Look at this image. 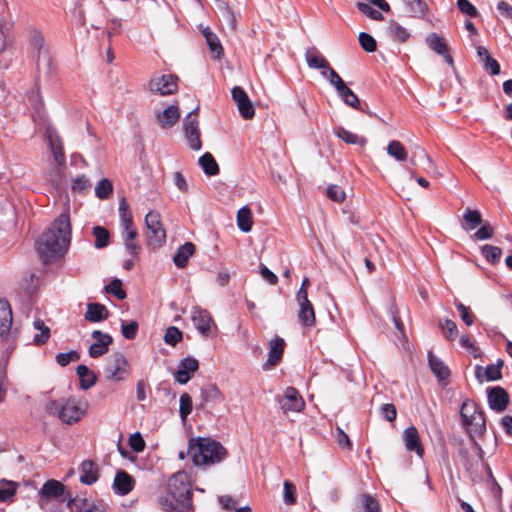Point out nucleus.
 <instances>
[{"instance_id": "f257e3e1", "label": "nucleus", "mask_w": 512, "mask_h": 512, "mask_svg": "<svg viewBox=\"0 0 512 512\" xmlns=\"http://www.w3.org/2000/svg\"><path fill=\"white\" fill-rule=\"evenodd\" d=\"M71 242V223L67 212L61 213L37 239L35 249L45 264L61 258Z\"/></svg>"}, {"instance_id": "f03ea898", "label": "nucleus", "mask_w": 512, "mask_h": 512, "mask_svg": "<svg viewBox=\"0 0 512 512\" xmlns=\"http://www.w3.org/2000/svg\"><path fill=\"white\" fill-rule=\"evenodd\" d=\"M89 403L85 398L69 397L49 400L46 412L58 417L61 422L72 425L79 422L87 413Z\"/></svg>"}, {"instance_id": "7ed1b4c3", "label": "nucleus", "mask_w": 512, "mask_h": 512, "mask_svg": "<svg viewBox=\"0 0 512 512\" xmlns=\"http://www.w3.org/2000/svg\"><path fill=\"white\" fill-rule=\"evenodd\" d=\"M187 453H191L196 466H207L221 462L227 455L226 449L217 441L198 438L189 442Z\"/></svg>"}, {"instance_id": "20e7f679", "label": "nucleus", "mask_w": 512, "mask_h": 512, "mask_svg": "<svg viewBox=\"0 0 512 512\" xmlns=\"http://www.w3.org/2000/svg\"><path fill=\"white\" fill-rule=\"evenodd\" d=\"M168 493L180 506L181 511L190 512L192 510V491L188 481V475L185 472L173 474L168 480Z\"/></svg>"}, {"instance_id": "39448f33", "label": "nucleus", "mask_w": 512, "mask_h": 512, "mask_svg": "<svg viewBox=\"0 0 512 512\" xmlns=\"http://www.w3.org/2000/svg\"><path fill=\"white\" fill-rule=\"evenodd\" d=\"M460 415L463 425L471 437L480 436L485 432L486 421L484 412L474 401L466 399L461 405Z\"/></svg>"}, {"instance_id": "423d86ee", "label": "nucleus", "mask_w": 512, "mask_h": 512, "mask_svg": "<svg viewBox=\"0 0 512 512\" xmlns=\"http://www.w3.org/2000/svg\"><path fill=\"white\" fill-rule=\"evenodd\" d=\"M147 245L151 249L160 248L166 241V231L161 223L160 213L149 211L145 216Z\"/></svg>"}, {"instance_id": "0eeeda50", "label": "nucleus", "mask_w": 512, "mask_h": 512, "mask_svg": "<svg viewBox=\"0 0 512 512\" xmlns=\"http://www.w3.org/2000/svg\"><path fill=\"white\" fill-rule=\"evenodd\" d=\"M191 321L201 336L209 338L216 335L217 326L207 309L194 306L191 310Z\"/></svg>"}, {"instance_id": "6e6552de", "label": "nucleus", "mask_w": 512, "mask_h": 512, "mask_svg": "<svg viewBox=\"0 0 512 512\" xmlns=\"http://www.w3.org/2000/svg\"><path fill=\"white\" fill-rule=\"evenodd\" d=\"M330 84L336 89L338 96L349 107L363 111L358 96L345 84L335 70L330 71Z\"/></svg>"}, {"instance_id": "1a4fd4ad", "label": "nucleus", "mask_w": 512, "mask_h": 512, "mask_svg": "<svg viewBox=\"0 0 512 512\" xmlns=\"http://www.w3.org/2000/svg\"><path fill=\"white\" fill-rule=\"evenodd\" d=\"M275 401L284 413L301 412L305 407V401L294 387H287L282 395H276Z\"/></svg>"}, {"instance_id": "9d476101", "label": "nucleus", "mask_w": 512, "mask_h": 512, "mask_svg": "<svg viewBox=\"0 0 512 512\" xmlns=\"http://www.w3.org/2000/svg\"><path fill=\"white\" fill-rule=\"evenodd\" d=\"M198 107L191 111L184 119L183 130L189 147L198 151L202 147L200 140V130L197 115L195 114Z\"/></svg>"}, {"instance_id": "9b49d317", "label": "nucleus", "mask_w": 512, "mask_h": 512, "mask_svg": "<svg viewBox=\"0 0 512 512\" xmlns=\"http://www.w3.org/2000/svg\"><path fill=\"white\" fill-rule=\"evenodd\" d=\"M178 78L172 74L154 75L148 84V89L162 96L171 95L177 91Z\"/></svg>"}, {"instance_id": "f8f14e48", "label": "nucleus", "mask_w": 512, "mask_h": 512, "mask_svg": "<svg viewBox=\"0 0 512 512\" xmlns=\"http://www.w3.org/2000/svg\"><path fill=\"white\" fill-rule=\"evenodd\" d=\"M45 139L48 142V146L51 150L53 159L55 164L58 167H63L66 164V157L63 150V144L60 136L58 135L56 129L47 125L44 132Z\"/></svg>"}, {"instance_id": "ddd939ff", "label": "nucleus", "mask_w": 512, "mask_h": 512, "mask_svg": "<svg viewBox=\"0 0 512 512\" xmlns=\"http://www.w3.org/2000/svg\"><path fill=\"white\" fill-rule=\"evenodd\" d=\"M104 372L106 379L122 381L129 375L130 366L127 359L121 353H117L113 356L112 362L106 365Z\"/></svg>"}, {"instance_id": "4468645a", "label": "nucleus", "mask_w": 512, "mask_h": 512, "mask_svg": "<svg viewBox=\"0 0 512 512\" xmlns=\"http://www.w3.org/2000/svg\"><path fill=\"white\" fill-rule=\"evenodd\" d=\"M29 42L33 52L36 53L38 68H40L42 64L50 66V56L42 33L36 29H32L29 32Z\"/></svg>"}, {"instance_id": "2eb2a0df", "label": "nucleus", "mask_w": 512, "mask_h": 512, "mask_svg": "<svg viewBox=\"0 0 512 512\" xmlns=\"http://www.w3.org/2000/svg\"><path fill=\"white\" fill-rule=\"evenodd\" d=\"M231 96L233 101L237 104L240 115L244 119H251L254 117V107L251 100L249 99L248 94L242 87H233L231 90Z\"/></svg>"}, {"instance_id": "dca6fc26", "label": "nucleus", "mask_w": 512, "mask_h": 512, "mask_svg": "<svg viewBox=\"0 0 512 512\" xmlns=\"http://www.w3.org/2000/svg\"><path fill=\"white\" fill-rule=\"evenodd\" d=\"M305 59L309 68L321 70V75L329 80L330 71L334 69L330 67L327 59L316 47H310L306 50Z\"/></svg>"}, {"instance_id": "f3484780", "label": "nucleus", "mask_w": 512, "mask_h": 512, "mask_svg": "<svg viewBox=\"0 0 512 512\" xmlns=\"http://www.w3.org/2000/svg\"><path fill=\"white\" fill-rule=\"evenodd\" d=\"M487 401L491 410L500 413L507 408L509 395L507 391L500 386L489 387L487 388Z\"/></svg>"}, {"instance_id": "a211bd4d", "label": "nucleus", "mask_w": 512, "mask_h": 512, "mask_svg": "<svg viewBox=\"0 0 512 512\" xmlns=\"http://www.w3.org/2000/svg\"><path fill=\"white\" fill-rule=\"evenodd\" d=\"M91 336L95 342L90 345L88 353L91 358H98L108 351L113 339L109 334L102 333L100 330H94Z\"/></svg>"}, {"instance_id": "6ab92c4d", "label": "nucleus", "mask_w": 512, "mask_h": 512, "mask_svg": "<svg viewBox=\"0 0 512 512\" xmlns=\"http://www.w3.org/2000/svg\"><path fill=\"white\" fill-rule=\"evenodd\" d=\"M199 362L193 357L182 359L178 365V369L174 375L175 380L179 384H186L192 378L193 374L198 370Z\"/></svg>"}, {"instance_id": "aec40b11", "label": "nucleus", "mask_w": 512, "mask_h": 512, "mask_svg": "<svg viewBox=\"0 0 512 512\" xmlns=\"http://www.w3.org/2000/svg\"><path fill=\"white\" fill-rule=\"evenodd\" d=\"M12 310L7 300L0 298V342L8 340L12 326Z\"/></svg>"}, {"instance_id": "412c9836", "label": "nucleus", "mask_w": 512, "mask_h": 512, "mask_svg": "<svg viewBox=\"0 0 512 512\" xmlns=\"http://www.w3.org/2000/svg\"><path fill=\"white\" fill-rule=\"evenodd\" d=\"M403 442L406 450L415 452L419 457L423 456L424 448L421 443L419 432L414 426H409L404 430Z\"/></svg>"}, {"instance_id": "4be33fe9", "label": "nucleus", "mask_w": 512, "mask_h": 512, "mask_svg": "<svg viewBox=\"0 0 512 512\" xmlns=\"http://www.w3.org/2000/svg\"><path fill=\"white\" fill-rule=\"evenodd\" d=\"M285 341L279 336H275L269 342L268 358L264 364V368L275 366L283 356Z\"/></svg>"}, {"instance_id": "5701e85b", "label": "nucleus", "mask_w": 512, "mask_h": 512, "mask_svg": "<svg viewBox=\"0 0 512 512\" xmlns=\"http://www.w3.org/2000/svg\"><path fill=\"white\" fill-rule=\"evenodd\" d=\"M79 480L85 485H92L99 479V468L91 460H84L79 466Z\"/></svg>"}, {"instance_id": "b1692460", "label": "nucleus", "mask_w": 512, "mask_h": 512, "mask_svg": "<svg viewBox=\"0 0 512 512\" xmlns=\"http://www.w3.org/2000/svg\"><path fill=\"white\" fill-rule=\"evenodd\" d=\"M108 316L109 311L105 305L94 302L87 304V309L84 314V318L86 321L91 323H98L106 320Z\"/></svg>"}, {"instance_id": "393cba45", "label": "nucleus", "mask_w": 512, "mask_h": 512, "mask_svg": "<svg viewBox=\"0 0 512 512\" xmlns=\"http://www.w3.org/2000/svg\"><path fill=\"white\" fill-rule=\"evenodd\" d=\"M156 118L162 128H171L180 118L179 108L176 105H170L164 111L157 113Z\"/></svg>"}, {"instance_id": "a878e982", "label": "nucleus", "mask_w": 512, "mask_h": 512, "mask_svg": "<svg viewBox=\"0 0 512 512\" xmlns=\"http://www.w3.org/2000/svg\"><path fill=\"white\" fill-rule=\"evenodd\" d=\"M134 486L133 478L125 471H118L114 478L113 488L119 495H127Z\"/></svg>"}, {"instance_id": "bb28decb", "label": "nucleus", "mask_w": 512, "mask_h": 512, "mask_svg": "<svg viewBox=\"0 0 512 512\" xmlns=\"http://www.w3.org/2000/svg\"><path fill=\"white\" fill-rule=\"evenodd\" d=\"M299 305L298 319L301 325L311 327L315 324V311L310 300L297 301Z\"/></svg>"}, {"instance_id": "cd10ccee", "label": "nucleus", "mask_w": 512, "mask_h": 512, "mask_svg": "<svg viewBox=\"0 0 512 512\" xmlns=\"http://www.w3.org/2000/svg\"><path fill=\"white\" fill-rule=\"evenodd\" d=\"M195 253V245L192 242H186L179 246L174 257L173 262L177 268H185L188 264L189 258Z\"/></svg>"}, {"instance_id": "c85d7f7f", "label": "nucleus", "mask_w": 512, "mask_h": 512, "mask_svg": "<svg viewBox=\"0 0 512 512\" xmlns=\"http://www.w3.org/2000/svg\"><path fill=\"white\" fill-rule=\"evenodd\" d=\"M428 363L431 371L435 374L440 382L445 381L450 376L449 368L443 361L435 356L432 352L428 353Z\"/></svg>"}, {"instance_id": "c756f323", "label": "nucleus", "mask_w": 512, "mask_h": 512, "mask_svg": "<svg viewBox=\"0 0 512 512\" xmlns=\"http://www.w3.org/2000/svg\"><path fill=\"white\" fill-rule=\"evenodd\" d=\"M65 486L54 479L46 481L41 487L39 494L46 499H54L64 494Z\"/></svg>"}, {"instance_id": "7c9ffc66", "label": "nucleus", "mask_w": 512, "mask_h": 512, "mask_svg": "<svg viewBox=\"0 0 512 512\" xmlns=\"http://www.w3.org/2000/svg\"><path fill=\"white\" fill-rule=\"evenodd\" d=\"M76 373L77 376L79 377L80 388L82 390H88L95 385L97 381V376L86 365H78L76 368Z\"/></svg>"}, {"instance_id": "2f4dec72", "label": "nucleus", "mask_w": 512, "mask_h": 512, "mask_svg": "<svg viewBox=\"0 0 512 512\" xmlns=\"http://www.w3.org/2000/svg\"><path fill=\"white\" fill-rule=\"evenodd\" d=\"M334 134L347 144L365 146L367 143L366 138L359 136L353 132L348 131L344 127L340 126L335 128Z\"/></svg>"}, {"instance_id": "473e14b6", "label": "nucleus", "mask_w": 512, "mask_h": 512, "mask_svg": "<svg viewBox=\"0 0 512 512\" xmlns=\"http://www.w3.org/2000/svg\"><path fill=\"white\" fill-rule=\"evenodd\" d=\"M18 486L17 482L6 479L0 480V503L12 502Z\"/></svg>"}, {"instance_id": "72a5a7b5", "label": "nucleus", "mask_w": 512, "mask_h": 512, "mask_svg": "<svg viewBox=\"0 0 512 512\" xmlns=\"http://www.w3.org/2000/svg\"><path fill=\"white\" fill-rule=\"evenodd\" d=\"M356 512H381V507L376 498L369 494H361L359 496V505Z\"/></svg>"}, {"instance_id": "f704fd0d", "label": "nucleus", "mask_w": 512, "mask_h": 512, "mask_svg": "<svg viewBox=\"0 0 512 512\" xmlns=\"http://www.w3.org/2000/svg\"><path fill=\"white\" fill-rule=\"evenodd\" d=\"M201 398L205 403H220L223 400L221 391L214 384H208L201 388Z\"/></svg>"}, {"instance_id": "c9c22d12", "label": "nucleus", "mask_w": 512, "mask_h": 512, "mask_svg": "<svg viewBox=\"0 0 512 512\" xmlns=\"http://www.w3.org/2000/svg\"><path fill=\"white\" fill-rule=\"evenodd\" d=\"M203 36L211 52L215 53L216 58L219 59L223 55V47L218 36L209 27L203 29Z\"/></svg>"}, {"instance_id": "e433bc0d", "label": "nucleus", "mask_w": 512, "mask_h": 512, "mask_svg": "<svg viewBox=\"0 0 512 512\" xmlns=\"http://www.w3.org/2000/svg\"><path fill=\"white\" fill-rule=\"evenodd\" d=\"M198 163L207 176H215L219 173V166L210 153L203 154Z\"/></svg>"}, {"instance_id": "4c0bfd02", "label": "nucleus", "mask_w": 512, "mask_h": 512, "mask_svg": "<svg viewBox=\"0 0 512 512\" xmlns=\"http://www.w3.org/2000/svg\"><path fill=\"white\" fill-rule=\"evenodd\" d=\"M463 229L474 230L476 227L482 224V217L478 210L466 208L463 213Z\"/></svg>"}, {"instance_id": "58836bf2", "label": "nucleus", "mask_w": 512, "mask_h": 512, "mask_svg": "<svg viewBox=\"0 0 512 512\" xmlns=\"http://www.w3.org/2000/svg\"><path fill=\"white\" fill-rule=\"evenodd\" d=\"M426 45L438 55L445 54L447 52V44L445 40L440 37L437 33H430L425 38Z\"/></svg>"}, {"instance_id": "ea45409f", "label": "nucleus", "mask_w": 512, "mask_h": 512, "mask_svg": "<svg viewBox=\"0 0 512 512\" xmlns=\"http://www.w3.org/2000/svg\"><path fill=\"white\" fill-rule=\"evenodd\" d=\"M252 213L251 210L244 206L238 210L237 225L242 232H249L252 229Z\"/></svg>"}, {"instance_id": "a19ab883", "label": "nucleus", "mask_w": 512, "mask_h": 512, "mask_svg": "<svg viewBox=\"0 0 512 512\" xmlns=\"http://www.w3.org/2000/svg\"><path fill=\"white\" fill-rule=\"evenodd\" d=\"M119 218H120V228L133 226V216L125 198H122L119 202Z\"/></svg>"}, {"instance_id": "79ce46f5", "label": "nucleus", "mask_w": 512, "mask_h": 512, "mask_svg": "<svg viewBox=\"0 0 512 512\" xmlns=\"http://www.w3.org/2000/svg\"><path fill=\"white\" fill-rule=\"evenodd\" d=\"M387 154L391 157H393L397 161H404L407 158V151L403 144L398 140H392L387 148H386Z\"/></svg>"}, {"instance_id": "37998d69", "label": "nucleus", "mask_w": 512, "mask_h": 512, "mask_svg": "<svg viewBox=\"0 0 512 512\" xmlns=\"http://www.w3.org/2000/svg\"><path fill=\"white\" fill-rule=\"evenodd\" d=\"M93 236L95 237L94 246L97 249H102L108 246L110 241L109 231L102 226H95L92 230Z\"/></svg>"}, {"instance_id": "c03bdc74", "label": "nucleus", "mask_w": 512, "mask_h": 512, "mask_svg": "<svg viewBox=\"0 0 512 512\" xmlns=\"http://www.w3.org/2000/svg\"><path fill=\"white\" fill-rule=\"evenodd\" d=\"M408 7V11L414 16V17H424L428 6L426 2L423 0H403Z\"/></svg>"}, {"instance_id": "a18cd8bd", "label": "nucleus", "mask_w": 512, "mask_h": 512, "mask_svg": "<svg viewBox=\"0 0 512 512\" xmlns=\"http://www.w3.org/2000/svg\"><path fill=\"white\" fill-rule=\"evenodd\" d=\"M481 253L489 263L496 264L500 261L502 250L497 246L486 244L482 246Z\"/></svg>"}, {"instance_id": "49530a36", "label": "nucleus", "mask_w": 512, "mask_h": 512, "mask_svg": "<svg viewBox=\"0 0 512 512\" xmlns=\"http://www.w3.org/2000/svg\"><path fill=\"white\" fill-rule=\"evenodd\" d=\"M439 328L442 330L444 337L447 340L453 341L458 335V328L454 321L445 319L439 322Z\"/></svg>"}, {"instance_id": "de8ad7c7", "label": "nucleus", "mask_w": 512, "mask_h": 512, "mask_svg": "<svg viewBox=\"0 0 512 512\" xmlns=\"http://www.w3.org/2000/svg\"><path fill=\"white\" fill-rule=\"evenodd\" d=\"M28 101L35 113H37L39 117H42L44 102L40 94L39 87L31 91Z\"/></svg>"}, {"instance_id": "09e8293b", "label": "nucleus", "mask_w": 512, "mask_h": 512, "mask_svg": "<svg viewBox=\"0 0 512 512\" xmlns=\"http://www.w3.org/2000/svg\"><path fill=\"white\" fill-rule=\"evenodd\" d=\"M284 488V494H283V501L286 505H293L297 501V495H296V487L295 485L285 480L283 483Z\"/></svg>"}, {"instance_id": "8fccbe9b", "label": "nucleus", "mask_w": 512, "mask_h": 512, "mask_svg": "<svg viewBox=\"0 0 512 512\" xmlns=\"http://www.w3.org/2000/svg\"><path fill=\"white\" fill-rule=\"evenodd\" d=\"M192 406L191 397L187 393L182 394L179 399V414L183 421L192 412Z\"/></svg>"}, {"instance_id": "3c124183", "label": "nucleus", "mask_w": 512, "mask_h": 512, "mask_svg": "<svg viewBox=\"0 0 512 512\" xmlns=\"http://www.w3.org/2000/svg\"><path fill=\"white\" fill-rule=\"evenodd\" d=\"M357 8L361 13H363L372 20L380 21L383 19L382 13L374 9L369 3L358 2Z\"/></svg>"}, {"instance_id": "603ef678", "label": "nucleus", "mask_w": 512, "mask_h": 512, "mask_svg": "<svg viewBox=\"0 0 512 512\" xmlns=\"http://www.w3.org/2000/svg\"><path fill=\"white\" fill-rule=\"evenodd\" d=\"M34 327L41 331L33 337L34 343L44 344L50 337V329L41 320L34 321Z\"/></svg>"}, {"instance_id": "864d4df0", "label": "nucleus", "mask_w": 512, "mask_h": 512, "mask_svg": "<svg viewBox=\"0 0 512 512\" xmlns=\"http://www.w3.org/2000/svg\"><path fill=\"white\" fill-rule=\"evenodd\" d=\"M389 31L391 35L400 42H405L410 36L407 29L395 21L390 22Z\"/></svg>"}, {"instance_id": "5fc2aeb1", "label": "nucleus", "mask_w": 512, "mask_h": 512, "mask_svg": "<svg viewBox=\"0 0 512 512\" xmlns=\"http://www.w3.org/2000/svg\"><path fill=\"white\" fill-rule=\"evenodd\" d=\"M503 362L501 360L496 364H490L485 368V378L487 381L499 380L502 377L501 368Z\"/></svg>"}, {"instance_id": "6e6d98bb", "label": "nucleus", "mask_w": 512, "mask_h": 512, "mask_svg": "<svg viewBox=\"0 0 512 512\" xmlns=\"http://www.w3.org/2000/svg\"><path fill=\"white\" fill-rule=\"evenodd\" d=\"M358 40L362 49L366 52H374L377 48L375 39L366 32H360Z\"/></svg>"}, {"instance_id": "4d7b16f0", "label": "nucleus", "mask_w": 512, "mask_h": 512, "mask_svg": "<svg viewBox=\"0 0 512 512\" xmlns=\"http://www.w3.org/2000/svg\"><path fill=\"white\" fill-rule=\"evenodd\" d=\"M182 340V332L175 326H170L166 329L164 341L172 346H175Z\"/></svg>"}, {"instance_id": "13d9d810", "label": "nucleus", "mask_w": 512, "mask_h": 512, "mask_svg": "<svg viewBox=\"0 0 512 512\" xmlns=\"http://www.w3.org/2000/svg\"><path fill=\"white\" fill-rule=\"evenodd\" d=\"M107 293H110L117 297L119 300H123L126 298V292L122 289V282L119 279L112 280L105 287Z\"/></svg>"}, {"instance_id": "bf43d9fd", "label": "nucleus", "mask_w": 512, "mask_h": 512, "mask_svg": "<svg viewBox=\"0 0 512 512\" xmlns=\"http://www.w3.org/2000/svg\"><path fill=\"white\" fill-rule=\"evenodd\" d=\"M455 307L457 311L459 312V315L462 319V321L467 325L471 326L474 323V315L470 312L469 307L464 305L463 303L459 301L454 302Z\"/></svg>"}, {"instance_id": "052dcab7", "label": "nucleus", "mask_w": 512, "mask_h": 512, "mask_svg": "<svg viewBox=\"0 0 512 512\" xmlns=\"http://www.w3.org/2000/svg\"><path fill=\"white\" fill-rule=\"evenodd\" d=\"M113 191L112 183L108 179H102L95 187V194L99 199H105Z\"/></svg>"}, {"instance_id": "680f3d73", "label": "nucleus", "mask_w": 512, "mask_h": 512, "mask_svg": "<svg viewBox=\"0 0 512 512\" xmlns=\"http://www.w3.org/2000/svg\"><path fill=\"white\" fill-rule=\"evenodd\" d=\"M457 7L462 14L469 17H478L480 15L477 8L469 0H457Z\"/></svg>"}, {"instance_id": "e2e57ef3", "label": "nucleus", "mask_w": 512, "mask_h": 512, "mask_svg": "<svg viewBox=\"0 0 512 512\" xmlns=\"http://www.w3.org/2000/svg\"><path fill=\"white\" fill-rule=\"evenodd\" d=\"M138 323L136 321H131L129 323L122 321L121 323V333L124 338L131 340L134 339L138 332Z\"/></svg>"}, {"instance_id": "0e129e2a", "label": "nucleus", "mask_w": 512, "mask_h": 512, "mask_svg": "<svg viewBox=\"0 0 512 512\" xmlns=\"http://www.w3.org/2000/svg\"><path fill=\"white\" fill-rule=\"evenodd\" d=\"M79 359L80 354L75 350H71L67 353H58L56 355V362L62 367L67 366L72 361H78Z\"/></svg>"}, {"instance_id": "69168bd1", "label": "nucleus", "mask_w": 512, "mask_h": 512, "mask_svg": "<svg viewBox=\"0 0 512 512\" xmlns=\"http://www.w3.org/2000/svg\"><path fill=\"white\" fill-rule=\"evenodd\" d=\"M158 504L160 508L165 512H174L176 510H181L180 506L176 503V501L168 494L166 496H162L158 500Z\"/></svg>"}, {"instance_id": "338daca9", "label": "nucleus", "mask_w": 512, "mask_h": 512, "mask_svg": "<svg viewBox=\"0 0 512 512\" xmlns=\"http://www.w3.org/2000/svg\"><path fill=\"white\" fill-rule=\"evenodd\" d=\"M129 446L136 452H142L145 449V441L140 432H135L128 439Z\"/></svg>"}, {"instance_id": "774afa93", "label": "nucleus", "mask_w": 512, "mask_h": 512, "mask_svg": "<svg viewBox=\"0 0 512 512\" xmlns=\"http://www.w3.org/2000/svg\"><path fill=\"white\" fill-rule=\"evenodd\" d=\"M494 234L493 227L485 222L481 224V227L473 234L475 240H488L491 239Z\"/></svg>"}]
</instances>
